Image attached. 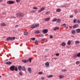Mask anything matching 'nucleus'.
Returning a JSON list of instances; mask_svg holds the SVG:
<instances>
[{
	"mask_svg": "<svg viewBox=\"0 0 80 80\" xmlns=\"http://www.w3.org/2000/svg\"><path fill=\"white\" fill-rule=\"evenodd\" d=\"M39 25V24H34L32 25L31 27V28H32V29H33V28H37V27H38Z\"/></svg>",
	"mask_w": 80,
	"mask_h": 80,
	"instance_id": "obj_1",
	"label": "nucleus"
},
{
	"mask_svg": "<svg viewBox=\"0 0 80 80\" xmlns=\"http://www.w3.org/2000/svg\"><path fill=\"white\" fill-rule=\"evenodd\" d=\"M16 16L17 17H23V13H17L16 14Z\"/></svg>",
	"mask_w": 80,
	"mask_h": 80,
	"instance_id": "obj_2",
	"label": "nucleus"
},
{
	"mask_svg": "<svg viewBox=\"0 0 80 80\" xmlns=\"http://www.w3.org/2000/svg\"><path fill=\"white\" fill-rule=\"evenodd\" d=\"M15 2H14L12 1H9L7 2V4H9L10 5H11L12 4H13Z\"/></svg>",
	"mask_w": 80,
	"mask_h": 80,
	"instance_id": "obj_3",
	"label": "nucleus"
},
{
	"mask_svg": "<svg viewBox=\"0 0 80 80\" xmlns=\"http://www.w3.org/2000/svg\"><path fill=\"white\" fill-rule=\"evenodd\" d=\"M15 66L14 65H13L11 66L10 68V69L11 71H13L15 69Z\"/></svg>",
	"mask_w": 80,
	"mask_h": 80,
	"instance_id": "obj_4",
	"label": "nucleus"
},
{
	"mask_svg": "<svg viewBox=\"0 0 80 80\" xmlns=\"http://www.w3.org/2000/svg\"><path fill=\"white\" fill-rule=\"evenodd\" d=\"M42 32L44 34H46L48 32V29H44L42 30Z\"/></svg>",
	"mask_w": 80,
	"mask_h": 80,
	"instance_id": "obj_5",
	"label": "nucleus"
},
{
	"mask_svg": "<svg viewBox=\"0 0 80 80\" xmlns=\"http://www.w3.org/2000/svg\"><path fill=\"white\" fill-rule=\"evenodd\" d=\"M45 8H41L40 10L38 11V12L40 13V12H42V11H43V10H45Z\"/></svg>",
	"mask_w": 80,
	"mask_h": 80,
	"instance_id": "obj_6",
	"label": "nucleus"
},
{
	"mask_svg": "<svg viewBox=\"0 0 80 80\" xmlns=\"http://www.w3.org/2000/svg\"><path fill=\"white\" fill-rule=\"evenodd\" d=\"M28 70L30 73H32V69H31L30 68H28Z\"/></svg>",
	"mask_w": 80,
	"mask_h": 80,
	"instance_id": "obj_7",
	"label": "nucleus"
},
{
	"mask_svg": "<svg viewBox=\"0 0 80 80\" xmlns=\"http://www.w3.org/2000/svg\"><path fill=\"white\" fill-rule=\"evenodd\" d=\"M22 66H19L18 67V69L20 70V71L22 70Z\"/></svg>",
	"mask_w": 80,
	"mask_h": 80,
	"instance_id": "obj_8",
	"label": "nucleus"
},
{
	"mask_svg": "<svg viewBox=\"0 0 80 80\" xmlns=\"http://www.w3.org/2000/svg\"><path fill=\"white\" fill-rule=\"evenodd\" d=\"M45 65L47 67H49V62H46Z\"/></svg>",
	"mask_w": 80,
	"mask_h": 80,
	"instance_id": "obj_9",
	"label": "nucleus"
},
{
	"mask_svg": "<svg viewBox=\"0 0 80 80\" xmlns=\"http://www.w3.org/2000/svg\"><path fill=\"white\" fill-rule=\"evenodd\" d=\"M78 26V25L77 24H75L73 26V28H77Z\"/></svg>",
	"mask_w": 80,
	"mask_h": 80,
	"instance_id": "obj_10",
	"label": "nucleus"
},
{
	"mask_svg": "<svg viewBox=\"0 0 80 80\" xmlns=\"http://www.w3.org/2000/svg\"><path fill=\"white\" fill-rule=\"evenodd\" d=\"M12 63L10 61L7 62L6 63V64H7V65H11Z\"/></svg>",
	"mask_w": 80,
	"mask_h": 80,
	"instance_id": "obj_11",
	"label": "nucleus"
},
{
	"mask_svg": "<svg viewBox=\"0 0 80 80\" xmlns=\"http://www.w3.org/2000/svg\"><path fill=\"white\" fill-rule=\"evenodd\" d=\"M15 39V38L14 37H10V40H14Z\"/></svg>",
	"mask_w": 80,
	"mask_h": 80,
	"instance_id": "obj_12",
	"label": "nucleus"
},
{
	"mask_svg": "<svg viewBox=\"0 0 80 80\" xmlns=\"http://www.w3.org/2000/svg\"><path fill=\"white\" fill-rule=\"evenodd\" d=\"M61 45H62V47H65V46L66 45V43L63 42L62 43Z\"/></svg>",
	"mask_w": 80,
	"mask_h": 80,
	"instance_id": "obj_13",
	"label": "nucleus"
},
{
	"mask_svg": "<svg viewBox=\"0 0 80 80\" xmlns=\"http://www.w3.org/2000/svg\"><path fill=\"white\" fill-rule=\"evenodd\" d=\"M56 21L58 23H60V22H61V20L59 19H57Z\"/></svg>",
	"mask_w": 80,
	"mask_h": 80,
	"instance_id": "obj_14",
	"label": "nucleus"
},
{
	"mask_svg": "<svg viewBox=\"0 0 80 80\" xmlns=\"http://www.w3.org/2000/svg\"><path fill=\"white\" fill-rule=\"evenodd\" d=\"M50 18H46L45 19V21H46V22H47V21H48L49 20H50Z\"/></svg>",
	"mask_w": 80,
	"mask_h": 80,
	"instance_id": "obj_15",
	"label": "nucleus"
},
{
	"mask_svg": "<svg viewBox=\"0 0 80 80\" xmlns=\"http://www.w3.org/2000/svg\"><path fill=\"white\" fill-rule=\"evenodd\" d=\"M75 57H79L80 58V52L78 53L77 55L75 56Z\"/></svg>",
	"mask_w": 80,
	"mask_h": 80,
	"instance_id": "obj_16",
	"label": "nucleus"
},
{
	"mask_svg": "<svg viewBox=\"0 0 80 80\" xmlns=\"http://www.w3.org/2000/svg\"><path fill=\"white\" fill-rule=\"evenodd\" d=\"M71 44V41L70 40H69L68 42V45H70Z\"/></svg>",
	"mask_w": 80,
	"mask_h": 80,
	"instance_id": "obj_17",
	"label": "nucleus"
},
{
	"mask_svg": "<svg viewBox=\"0 0 80 80\" xmlns=\"http://www.w3.org/2000/svg\"><path fill=\"white\" fill-rule=\"evenodd\" d=\"M76 32L77 33H80V29H76Z\"/></svg>",
	"mask_w": 80,
	"mask_h": 80,
	"instance_id": "obj_18",
	"label": "nucleus"
},
{
	"mask_svg": "<svg viewBox=\"0 0 80 80\" xmlns=\"http://www.w3.org/2000/svg\"><path fill=\"white\" fill-rule=\"evenodd\" d=\"M22 62H23V63H25L27 62V61L26 60H22Z\"/></svg>",
	"mask_w": 80,
	"mask_h": 80,
	"instance_id": "obj_19",
	"label": "nucleus"
},
{
	"mask_svg": "<svg viewBox=\"0 0 80 80\" xmlns=\"http://www.w3.org/2000/svg\"><path fill=\"white\" fill-rule=\"evenodd\" d=\"M35 33H40V31L37 30L35 31Z\"/></svg>",
	"mask_w": 80,
	"mask_h": 80,
	"instance_id": "obj_20",
	"label": "nucleus"
},
{
	"mask_svg": "<svg viewBox=\"0 0 80 80\" xmlns=\"http://www.w3.org/2000/svg\"><path fill=\"white\" fill-rule=\"evenodd\" d=\"M58 29H59V27H56L54 29V30L55 31V30H58Z\"/></svg>",
	"mask_w": 80,
	"mask_h": 80,
	"instance_id": "obj_21",
	"label": "nucleus"
},
{
	"mask_svg": "<svg viewBox=\"0 0 80 80\" xmlns=\"http://www.w3.org/2000/svg\"><path fill=\"white\" fill-rule=\"evenodd\" d=\"M59 78H63L64 77V76L63 75H60L59 76Z\"/></svg>",
	"mask_w": 80,
	"mask_h": 80,
	"instance_id": "obj_22",
	"label": "nucleus"
},
{
	"mask_svg": "<svg viewBox=\"0 0 80 80\" xmlns=\"http://www.w3.org/2000/svg\"><path fill=\"white\" fill-rule=\"evenodd\" d=\"M60 11H61V9L60 8L56 10V11L57 12H60Z\"/></svg>",
	"mask_w": 80,
	"mask_h": 80,
	"instance_id": "obj_23",
	"label": "nucleus"
},
{
	"mask_svg": "<svg viewBox=\"0 0 80 80\" xmlns=\"http://www.w3.org/2000/svg\"><path fill=\"white\" fill-rule=\"evenodd\" d=\"M22 70H23V71H25L26 70L25 68V66H23L22 68Z\"/></svg>",
	"mask_w": 80,
	"mask_h": 80,
	"instance_id": "obj_24",
	"label": "nucleus"
},
{
	"mask_svg": "<svg viewBox=\"0 0 80 80\" xmlns=\"http://www.w3.org/2000/svg\"><path fill=\"white\" fill-rule=\"evenodd\" d=\"M61 27H66V25L65 24H63L61 25Z\"/></svg>",
	"mask_w": 80,
	"mask_h": 80,
	"instance_id": "obj_25",
	"label": "nucleus"
},
{
	"mask_svg": "<svg viewBox=\"0 0 80 80\" xmlns=\"http://www.w3.org/2000/svg\"><path fill=\"white\" fill-rule=\"evenodd\" d=\"M57 18H54L52 20V22H56L57 21Z\"/></svg>",
	"mask_w": 80,
	"mask_h": 80,
	"instance_id": "obj_26",
	"label": "nucleus"
},
{
	"mask_svg": "<svg viewBox=\"0 0 80 80\" xmlns=\"http://www.w3.org/2000/svg\"><path fill=\"white\" fill-rule=\"evenodd\" d=\"M10 40V37H8V38H7L6 39V40L7 41H8V40Z\"/></svg>",
	"mask_w": 80,
	"mask_h": 80,
	"instance_id": "obj_27",
	"label": "nucleus"
},
{
	"mask_svg": "<svg viewBox=\"0 0 80 80\" xmlns=\"http://www.w3.org/2000/svg\"><path fill=\"white\" fill-rule=\"evenodd\" d=\"M1 25L2 26H6V24L5 23H2L1 24Z\"/></svg>",
	"mask_w": 80,
	"mask_h": 80,
	"instance_id": "obj_28",
	"label": "nucleus"
},
{
	"mask_svg": "<svg viewBox=\"0 0 80 80\" xmlns=\"http://www.w3.org/2000/svg\"><path fill=\"white\" fill-rule=\"evenodd\" d=\"M53 77V75H50L49 76H47L48 78H52Z\"/></svg>",
	"mask_w": 80,
	"mask_h": 80,
	"instance_id": "obj_29",
	"label": "nucleus"
},
{
	"mask_svg": "<svg viewBox=\"0 0 80 80\" xmlns=\"http://www.w3.org/2000/svg\"><path fill=\"white\" fill-rule=\"evenodd\" d=\"M80 43V42L77 41H76L75 42V44H78V43Z\"/></svg>",
	"mask_w": 80,
	"mask_h": 80,
	"instance_id": "obj_30",
	"label": "nucleus"
},
{
	"mask_svg": "<svg viewBox=\"0 0 80 80\" xmlns=\"http://www.w3.org/2000/svg\"><path fill=\"white\" fill-rule=\"evenodd\" d=\"M71 32L72 33H75V30H73Z\"/></svg>",
	"mask_w": 80,
	"mask_h": 80,
	"instance_id": "obj_31",
	"label": "nucleus"
},
{
	"mask_svg": "<svg viewBox=\"0 0 80 80\" xmlns=\"http://www.w3.org/2000/svg\"><path fill=\"white\" fill-rule=\"evenodd\" d=\"M50 13V11H47L46 12V15H48Z\"/></svg>",
	"mask_w": 80,
	"mask_h": 80,
	"instance_id": "obj_32",
	"label": "nucleus"
},
{
	"mask_svg": "<svg viewBox=\"0 0 80 80\" xmlns=\"http://www.w3.org/2000/svg\"><path fill=\"white\" fill-rule=\"evenodd\" d=\"M19 75H20V76H22V75H23V74L22 73V72H20L19 73Z\"/></svg>",
	"mask_w": 80,
	"mask_h": 80,
	"instance_id": "obj_33",
	"label": "nucleus"
},
{
	"mask_svg": "<svg viewBox=\"0 0 80 80\" xmlns=\"http://www.w3.org/2000/svg\"><path fill=\"white\" fill-rule=\"evenodd\" d=\"M40 37H43V34H40L39 35Z\"/></svg>",
	"mask_w": 80,
	"mask_h": 80,
	"instance_id": "obj_34",
	"label": "nucleus"
},
{
	"mask_svg": "<svg viewBox=\"0 0 80 80\" xmlns=\"http://www.w3.org/2000/svg\"><path fill=\"white\" fill-rule=\"evenodd\" d=\"M28 34V32H24V35H27Z\"/></svg>",
	"mask_w": 80,
	"mask_h": 80,
	"instance_id": "obj_35",
	"label": "nucleus"
},
{
	"mask_svg": "<svg viewBox=\"0 0 80 80\" xmlns=\"http://www.w3.org/2000/svg\"><path fill=\"white\" fill-rule=\"evenodd\" d=\"M14 70H15V71H18V68H17V67L15 68H14Z\"/></svg>",
	"mask_w": 80,
	"mask_h": 80,
	"instance_id": "obj_36",
	"label": "nucleus"
},
{
	"mask_svg": "<svg viewBox=\"0 0 80 80\" xmlns=\"http://www.w3.org/2000/svg\"><path fill=\"white\" fill-rule=\"evenodd\" d=\"M76 63L77 65H78V64H79L80 63V62H79V61H77V62H76Z\"/></svg>",
	"mask_w": 80,
	"mask_h": 80,
	"instance_id": "obj_37",
	"label": "nucleus"
},
{
	"mask_svg": "<svg viewBox=\"0 0 80 80\" xmlns=\"http://www.w3.org/2000/svg\"><path fill=\"white\" fill-rule=\"evenodd\" d=\"M31 40H33V41H34V40H35V38H31Z\"/></svg>",
	"mask_w": 80,
	"mask_h": 80,
	"instance_id": "obj_38",
	"label": "nucleus"
},
{
	"mask_svg": "<svg viewBox=\"0 0 80 80\" xmlns=\"http://www.w3.org/2000/svg\"><path fill=\"white\" fill-rule=\"evenodd\" d=\"M49 37L50 38L52 39V38H53V36H52V35H50Z\"/></svg>",
	"mask_w": 80,
	"mask_h": 80,
	"instance_id": "obj_39",
	"label": "nucleus"
},
{
	"mask_svg": "<svg viewBox=\"0 0 80 80\" xmlns=\"http://www.w3.org/2000/svg\"><path fill=\"white\" fill-rule=\"evenodd\" d=\"M76 21H77V20H76V19H74L73 23H76Z\"/></svg>",
	"mask_w": 80,
	"mask_h": 80,
	"instance_id": "obj_40",
	"label": "nucleus"
},
{
	"mask_svg": "<svg viewBox=\"0 0 80 80\" xmlns=\"http://www.w3.org/2000/svg\"><path fill=\"white\" fill-rule=\"evenodd\" d=\"M37 43H38V41H35V44H37Z\"/></svg>",
	"mask_w": 80,
	"mask_h": 80,
	"instance_id": "obj_41",
	"label": "nucleus"
},
{
	"mask_svg": "<svg viewBox=\"0 0 80 80\" xmlns=\"http://www.w3.org/2000/svg\"><path fill=\"white\" fill-rule=\"evenodd\" d=\"M33 9H34L35 10H37V9H38V8L36 7H33Z\"/></svg>",
	"mask_w": 80,
	"mask_h": 80,
	"instance_id": "obj_42",
	"label": "nucleus"
},
{
	"mask_svg": "<svg viewBox=\"0 0 80 80\" xmlns=\"http://www.w3.org/2000/svg\"><path fill=\"white\" fill-rule=\"evenodd\" d=\"M38 74L39 75H42V74H43V73L41 72H40L38 73Z\"/></svg>",
	"mask_w": 80,
	"mask_h": 80,
	"instance_id": "obj_43",
	"label": "nucleus"
},
{
	"mask_svg": "<svg viewBox=\"0 0 80 80\" xmlns=\"http://www.w3.org/2000/svg\"><path fill=\"white\" fill-rule=\"evenodd\" d=\"M31 13H35L36 12L35 11H31Z\"/></svg>",
	"mask_w": 80,
	"mask_h": 80,
	"instance_id": "obj_44",
	"label": "nucleus"
},
{
	"mask_svg": "<svg viewBox=\"0 0 80 80\" xmlns=\"http://www.w3.org/2000/svg\"><path fill=\"white\" fill-rule=\"evenodd\" d=\"M16 2H20V0H16Z\"/></svg>",
	"mask_w": 80,
	"mask_h": 80,
	"instance_id": "obj_45",
	"label": "nucleus"
},
{
	"mask_svg": "<svg viewBox=\"0 0 80 80\" xmlns=\"http://www.w3.org/2000/svg\"><path fill=\"white\" fill-rule=\"evenodd\" d=\"M77 23H80V20H78L77 21Z\"/></svg>",
	"mask_w": 80,
	"mask_h": 80,
	"instance_id": "obj_46",
	"label": "nucleus"
},
{
	"mask_svg": "<svg viewBox=\"0 0 80 80\" xmlns=\"http://www.w3.org/2000/svg\"><path fill=\"white\" fill-rule=\"evenodd\" d=\"M74 13H77V10H75L74 11Z\"/></svg>",
	"mask_w": 80,
	"mask_h": 80,
	"instance_id": "obj_47",
	"label": "nucleus"
},
{
	"mask_svg": "<svg viewBox=\"0 0 80 80\" xmlns=\"http://www.w3.org/2000/svg\"><path fill=\"white\" fill-rule=\"evenodd\" d=\"M56 56H59L60 55V54L59 53H57L56 54Z\"/></svg>",
	"mask_w": 80,
	"mask_h": 80,
	"instance_id": "obj_48",
	"label": "nucleus"
},
{
	"mask_svg": "<svg viewBox=\"0 0 80 80\" xmlns=\"http://www.w3.org/2000/svg\"><path fill=\"white\" fill-rule=\"evenodd\" d=\"M13 32H14V33H17V31L15 30H14Z\"/></svg>",
	"mask_w": 80,
	"mask_h": 80,
	"instance_id": "obj_49",
	"label": "nucleus"
},
{
	"mask_svg": "<svg viewBox=\"0 0 80 80\" xmlns=\"http://www.w3.org/2000/svg\"><path fill=\"white\" fill-rule=\"evenodd\" d=\"M73 15H71L70 16V18H73Z\"/></svg>",
	"mask_w": 80,
	"mask_h": 80,
	"instance_id": "obj_50",
	"label": "nucleus"
},
{
	"mask_svg": "<svg viewBox=\"0 0 80 80\" xmlns=\"http://www.w3.org/2000/svg\"><path fill=\"white\" fill-rule=\"evenodd\" d=\"M45 40V39L43 38L41 39V41H44Z\"/></svg>",
	"mask_w": 80,
	"mask_h": 80,
	"instance_id": "obj_51",
	"label": "nucleus"
},
{
	"mask_svg": "<svg viewBox=\"0 0 80 80\" xmlns=\"http://www.w3.org/2000/svg\"><path fill=\"white\" fill-rule=\"evenodd\" d=\"M32 60V58H29V62H31V61Z\"/></svg>",
	"mask_w": 80,
	"mask_h": 80,
	"instance_id": "obj_52",
	"label": "nucleus"
},
{
	"mask_svg": "<svg viewBox=\"0 0 80 80\" xmlns=\"http://www.w3.org/2000/svg\"><path fill=\"white\" fill-rule=\"evenodd\" d=\"M18 27V25H17L15 26V28H17V27Z\"/></svg>",
	"mask_w": 80,
	"mask_h": 80,
	"instance_id": "obj_53",
	"label": "nucleus"
},
{
	"mask_svg": "<svg viewBox=\"0 0 80 80\" xmlns=\"http://www.w3.org/2000/svg\"><path fill=\"white\" fill-rule=\"evenodd\" d=\"M41 78H42V79H44L45 78H44V77H42Z\"/></svg>",
	"mask_w": 80,
	"mask_h": 80,
	"instance_id": "obj_54",
	"label": "nucleus"
},
{
	"mask_svg": "<svg viewBox=\"0 0 80 80\" xmlns=\"http://www.w3.org/2000/svg\"><path fill=\"white\" fill-rule=\"evenodd\" d=\"M3 0H0V2H2Z\"/></svg>",
	"mask_w": 80,
	"mask_h": 80,
	"instance_id": "obj_55",
	"label": "nucleus"
},
{
	"mask_svg": "<svg viewBox=\"0 0 80 80\" xmlns=\"http://www.w3.org/2000/svg\"><path fill=\"white\" fill-rule=\"evenodd\" d=\"M3 15H5L6 14V13H5V12H3L2 13Z\"/></svg>",
	"mask_w": 80,
	"mask_h": 80,
	"instance_id": "obj_56",
	"label": "nucleus"
},
{
	"mask_svg": "<svg viewBox=\"0 0 80 80\" xmlns=\"http://www.w3.org/2000/svg\"><path fill=\"white\" fill-rule=\"evenodd\" d=\"M63 71L64 72H66V71H67V70L65 69H63Z\"/></svg>",
	"mask_w": 80,
	"mask_h": 80,
	"instance_id": "obj_57",
	"label": "nucleus"
},
{
	"mask_svg": "<svg viewBox=\"0 0 80 80\" xmlns=\"http://www.w3.org/2000/svg\"><path fill=\"white\" fill-rule=\"evenodd\" d=\"M69 28H72V26H69Z\"/></svg>",
	"mask_w": 80,
	"mask_h": 80,
	"instance_id": "obj_58",
	"label": "nucleus"
},
{
	"mask_svg": "<svg viewBox=\"0 0 80 80\" xmlns=\"http://www.w3.org/2000/svg\"><path fill=\"white\" fill-rule=\"evenodd\" d=\"M11 18H14V17H13V16H12Z\"/></svg>",
	"mask_w": 80,
	"mask_h": 80,
	"instance_id": "obj_59",
	"label": "nucleus"
},
{
	"mask_svg": "<svg viewBox=\"0 0 80 80\" xmlns=\"http://www.w3.org/2000/svg\"><path fill=\"white\" fill-rule=\"evenodd\" d=\"M61 72H64L63 69L61 70Z\"/></svg>",
	"mask_w": 80,
	"mask_h": 80,
	"instance_id": "obj_60",
	"label": "nucleus"
},
{
	"mask_svg": "<svg viewBox=\"0 0 80 80\" xmlns=\"http://www.w3.org/2000/svg\"><path fill=\"white\" fill-rule=\"evenodd\" d=\"M44 58H47V56L46 55L44 56Z\"/></svg>",
	"mask_w": 80,
	"mask_h": 80,
	"instance_id": "obj_61",
	"label": "nucleus"
},
{
	"mask_svg": "<svg viewBox=\"0 0 80 80\" xmlns=\"http://www.w3.org/2000/svg\"><path fill=\"white\" fill-rule=\"evenodd\" d=\"M27 61H28V62H29V60L28 59Z\"/></svg>",
	"mask_w": 80,
	"mask_h": 80,
	"instance_id": "obj_62",
	"label": "nucleus"
},
{
	"mask_svg": "<svg viewBox=\"0 0 80 80\" xmlns=\"http://www.w3.org/2000/svg\"><path fill=\"white\" fill-rule=\"evenodd\" d=\"M2 5H4V6H5V4H2Z\"/></svg>",
	"mask_w": 80,
	"mask_h": 80,
	"instance_id": "obj_63",
	"label": "nucleus"
},
{
	"mask_svg": "<svg viewBox=\"0 0 80 80\" xmlns=\"http://www.w3.org/2000/svg\"><path fill=\"white\" fill-rule=\"evenodd\" d=\"M14 18H16V17H14Z\"/></svg>",
	"mask_w": 80,
	"mask_h": 80,
	"instance_id": "obj_64",
	"label": "nucleus"
}]
</instances>
